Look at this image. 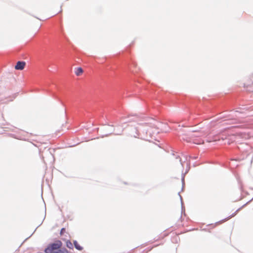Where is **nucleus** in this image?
I'll return each mask as SVG.
<instances>
[{"instance_id":"f257e3e1","label":"nucleus","mask_w":253,"mask_h":253,"mask_svg":"<svg viewBox=\"0 0 253 253\" xmlns=\"http://www.w3.org/2000/svg\"><path fill=\"white\" fill-rule=\"evenodd\" d=\"M62 245V243L60 241H56L54 243L49 245L45 249V252L46 253H70L66 249H60Z\"/></svg>"},{"instance_id":"f03ea898","label":"nucleus","mask_w":253,"mask_h":253,"mask_svg":"<svg viewBox=\"0 0 253 253\" xmlns=\"http://www.w3.org/2000/svg\"><path fill=\"white\" fill-rule=\"evenodd\" d=\"M25 65H26V63L25 62L18 61L15 66V69L16 70H22L24 68Z\"/></svg>"},{"instance_id":"7ed1b4c3","label":"nucleus","mask_w":253,"mask_h":253,"mask_svg":"<svg viewBox=\"0 0 253 253\" xmlns=\"http://www.w3.org/2000/svg\"><path fill=\"white\" fill-rule=\"evenodd\" d=\"M196 136H197L196 135H191V137L193 138L192 141L194 143L196 144H203L204 143V141L201 138H199V139L194 138Z\"/></svg>"},{"instance_id":"20e7f679","label":"nucleus","mask_w":253,"mask_h":253,"mask_svg":"<svg viewBox=\"0 0 253 253\" xmlns=\"http://www.w3.org/2000/svg\"><path fill=\"white\" fill-rule=\"evenodd\" d=\"M84 72L83 69L81 67H78L75 69V74L77 76H81Z\"/></svg>"},{"instance_id":"39448f33","label":"nucleus","mask_w":253,"mask_h":253,"mask_svg":"<svg viewBox=\"0 0 253 253\" xmlns=\"http://www.w3.org/2000/svg\"><path fill=\"white\" fill-rule=\"evenodd\" d=\"M74 244L75 248L77 250H78L79 251H82L83 250V247H81L77 241H74Z\"/></svg>"},{"instance_id":"423d86ee","label":"nucleus","mask_w":253,"mask_h":253,"mask_svg":"<svg viewBox=\"0 0 253 253\" xmlns=\"http://www.w3.org/2000/svg\"><path fill=\"white\" fill-rule=\"evenodd\" d=\"M238 211V210H237L234 213H233L232 214H231V215L228 216L227 218L225 219L224 221H227L228 219H229L231 218L232 217H234V216H235L236 215Z\"/></svg>"},{"instance_id":"0eeeda50","label":"nucleus","mask_w":253,"mask_h":253,"mask_svg":"<svg viewBox=\"0 0 253 253\" xmlns=\"http://www.w3.org/2000/svg\"><path fill=\"white\" fill-rule=\"evenodd\" d=\"M67 246L68 248H71L72 247V244L71 242L69 241L67 242Z\"/></svg>"},{"instance_id":"6e6552de","label":"nucleus","mask_w":253,"mask_h":253,"mask_svg":"<svg viewBox=\"0 0 253 253\" xmlns=\"http://www.w3.org/2000/svg\"><path fill=\"white\" fill-rule=\"evenodd\" d=\"M65 229L63 228L61 229V231H60V234L62 235V234H63V233L65 232Z\"/></svg>"},{"instance_id":"1a4fd4ad","label":"nucleus","mask_w":253,"mask_h":253,"mask_svg":"<svg viewBox=\"0 0 253 253\" xmlns=\"http://www.w3.org/2000/svg\"><path fill=\"white\" fill-rule=\"evenodd\" d=\"M138 135H138V134H137V136H135V138H137V137H138Z\"/></svg>"}]
</instances>
